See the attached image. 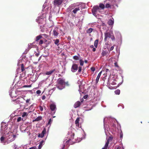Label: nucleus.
I'll return each mask as SVG.
<instances>
[{"instance_id": "27", "label": "nucleus", "mask_w": 149, "mask_h": 149, "mask_svg": "<svg viewBox=\"0 0 149 149\" xmlns=\"http://www.w3.org/2000/svg\"><path fill=\"white\" fill-rule=\"evenodd\" d=\"M42 119V117L41 116H39L36 118L35 120V121H38L41 120Z\"/></svg>"}, {"instance_id": "38", "label": "nucleus", "mask_w": 149, "mask_h": 149, "mask_svg": "<svg viewBox=\"0 0 149 149\" xmlns=\"http://www.w3.org/2000/svg\"><path fill=\"white\" fill-rule=\"evenodd\" d=\"M91 70L93 72H94L95 70V68L94 67H92L91 68Z\"/></svg>"}, {"instance_id": "45", "label": "nucleus", "mask_w": 149, "mask_h": 149, "mask_svg": "<svg viewBox=\"0 0 149 149\" xmlns=\"http://www.w3.org/2000/svg\"><path fill=\"white\" fill-rule=\"evenodd\" d=\"M81 70H82V68L81 67H79V69L78 70V72H80L81 71Z\"/></svg>"}, {"instance_id": "46", "label": "nucleus", "mask_w": 149, "mask_h": 149, "mask_svg": "<svg viewBox=\"0 0 149 149\" xmlns=\"http://www.w3.org/2000/svg\"><path fill=\"white\" fill-rule=\"evenodd\" d=\"M39 55V53H35V55L37 57H38Z\"/></svg>"}, {"instance_id": "34", "label": "nucleus", "mask_w": 149, "mask_h": 149, "mask_svg": "<svg viewBox=\"0 0 149 149\" xmlns=\"http://www.w3.org/2000/svg\"><path fill=\"white\" fill-rule=\"evenodd\" d=\"M111 7V6L109 3H107L105 6V7L107 8H110Z\"/></svg>"}, {"instance_id": "13", "label": "nucleus", "mask_w": 149, "mask_h": 149, "mask_svg": "<svg viewBox=\"0 0 149 149\" xmlns=\"http://www.w3.org/2000/svg\"><path fill=\"white\" fill-rule=\"evenodd\" d=\"M81 104V102L79 101L76 102L74 105V107L75 108H77L79 107Z\"/></svg>"}, {"instance_id": "57", "label": "nucleus", "mask_w": 149, "mask_h": 149, "mask_svg": "<svg viewBox=\"0 0 149 149\" xmlns=\"http://www.w3.org/2000/svg\"><path fill=\"white\" fill-rule=\"evenodd\" d=\"M83 100H84L83 99H81V102H83Z\"/></svg>"}, {"instance_id": "23", "label": "nucleus", "mask_w": 149, "mask_h": 149, "mask_svg": "<svg viewBox=\"0 0 149 149\" xmlns=\"http://www.w3.org/2000/svg\"><path fill=\"white\" fill-rule=\"evenodd\" d=\"M98 40L97 39L95 40L94 42V46L95 47L97 48V46L98 43Z\"/></svg>"}, {"instance_id": "52", "label": "nucleus", "mask_w": 149, "mask_h": 149, "mask_svg": "<svg viewBox=\"0 0 149 149\" xmlns=\"http://www.w3.org/2000/svg\"><path fill=\"white\" fill-rule=\"evenodd\" d=\"M92 51L93 52H95L96 51V48L94 47H93V48Z\"/></svg>"}, {"instance_id": "44", "label": "nucleus", "mask_w": 149, "mask_h": 149, "mask_svg": "<svg viewBox=\"0 0 149 149\" xmlns=\"http://www.w3.org/2000/svg\"><path fill=\"white\" fill-rule=\"evenodd\" d=\"M31 87V85H24L23 86V87Z\"/></svg>"}, {"instance_id": "4", "label": "nucleus", "mask_w": 149, "mask_h": 149, "mask_svg": "<svg viewBox=\"0 0 149 149\" xmlns=\"http://www.w3.org/2000/svg\"><path fill=\"white\" fill-rule=\"evenodd\" d=\"M50 107L52 113L53 114H54L56 110V105L54 104H52L50 105Z\"/></svg>"}, {"instance_id": "42", "label": "nucleus", "mask_w": 149, "mask_h": 149, "mask_svg": "<svg viewBox=\"0 0 149 149\" xmlns=\"http://www.w3.org/2000/svg\"><path fill=\"white\" fill-rule=\"evenodd\" d=\"M39 109L41 111H42L43 110V107H42L40 106H39Z\"/></svg>"}, {"instance_id": "51", "label": "nucleus", "mask_w": 149, "mask_h": 149, "mask_svg": "<svg viewBox=\"0 0 149 149\" xmlns=\"http://www.w3.org/2000/svg\"><path fill=\"white\" fill-rule=\"evenodd\" d=\"M117 149H124L123 147H118L117 148Z\"/></svg>"}, {"instance_id": "16", "label": "nucleus", "mask_w": 149, "mask_h": 149, "mask_svg": "<svg viewBox=\"0 0 149 149\" xmlns=\"http://www.w3.org/2000/svg\"><path fill=\"white\" fill-rule=\"evenodd\" d=\"M102 72V71H101L100 72V73L98 74V75L96 78V83L97 84L99 81V79L100 78V77L101 73Z\"/></svg>"}, {"instance_id": "39", "label": "nucleus", "mask_w": 149, "mask_h": 149, "mask_svg": "<svg viewBox=\"0 0 149 149\" xmlns=\"http://www.w3.org/2000/svg\"><path fill=\"white\" fill-rule=\"evenodd\" d=\"M36 93L37 94H40L41 93V91L39 90H37L36 92Z\"/></svg>"}, {"instance_id": "3", "label": "nucleus", "mask_w": 149, "mask_h": 149, "mask_svg": "<svg viewBox=\"0 0 149 149\" xmlns=\"http://www.w3.org/2000/svg\"><path fill=\"white\" fill-rule=\"evenodd\" d=\"M104 36L105 38L104 39V40L105 42L107 41V39L108 38H111V39L112 40H113L115 39L114 37L113 36L111 37V36L109 32H106L104 33Z\"/></svg>"}, {"instance_id": "41", "label": "nucleus", "mask_w": 149, "mask_h": 149, "mask_svg": "<svg viewBox=\"0 0 149 149\" xmlns=\"http://www.w3.org/2000/svg\"><path fill=\"white\" fill-rule=\"evenodd\" d=\"M108 145H106V144H105L104 147L102 148V149H107Z\"/></svg>"}, {"instance_id": "5", "label": "nucleus", "mask_w": 149, "mask_h": 149, "mask_svg": "<svg viewBox=\"0 0 149 149\" xmlns=\"http://www.w3.org/2000/svg\"><path fill=\"white\" fill-rule=\"evenodd\" d=\"M24 100H25L22 97L20 96L14 101H16V102L18 104H21L23 103ZM13 100L14 101V100Z\"/></svg>"}, {"instance_id": "60", "label": "nucleus", "mask_w": 149, "mask_h": 149, "mask_svg": "<svg viewBox=\"0 0 149 149\" xmlns=\"http://www.w3.org/2000/svg\"><path fill=\"white\" fill-rule=\"evenodd\" d=\"M84 61H85V63H87V60H85Z\"/></svg>"}, {"instance_id": "7", "label": "nucleus", "mask_w": 149, "mask_h": 149, "mask_svg": "<svg viewBox=\"0 0 149 149\" xmlns=\"http://www.w3.org/2000/svg\"><path fill=\"white\" fill-rule=\"evenodd\" d=\"M78 68V66L77 64H73L72 66L71 70L72 72H75L77 70Z\"/></svg>"}, {"instance_id": "33", "label": "nucleus", "mask_w": 149, "mask_h": 149, "mask_svg": "<svg viewBox=\"0 0 149 149\" xmlns=\"http://www.w3.org/2000/svg\"><path fill=\"white\" fill-rule=\"evenodd\" d=\"M73 58L75 60H78L79 59V57L77 56H75L73 57Z\"/></svg>"}, {"instance_id": "53", "label": "nucleus", "mask_w": 149, "mask_h": 149, "mask_svg": "<svg viewBox=\"0 0 149 149\" xmlns=\"http://www.w3.org/2000/svg\"><path fill=\"white\" fill-rule=\"evenodd\" d=\"M45 98V95L43 96L42 97V100H44Z\"/></svg>"}, {"instance_id": "15", "label": "nucleus", "mask_w": 149, "mask_h": 149, "mask_svg": "<svg viewBox=\"0 0 149 149\" xmlns=\"http://www.w3.org/2000/svg\"><path fill=\"white\" fill-rule=\"evenodd\" d=\"M58 28H56L53 30V34L54 36H56L58 35Z\"/></svg>"}, {"instance_id": "58", "label": "nucleus", "mask_w": 149, "mask_h": 149, "mask_svg": "<svg viewBox=\"0 0 149 149\" xmlns=\"http://www.w3.org/2000/svg\"><path fill=\"white\" fill-rule=\"evenodd\" d=\"M102 24L103 26H104V25H105V24L104 23H102Z\"/></svg>"}, {"instance_id": "22", "label": "nucleus", "mask_w": 149, "mask_h": 149, "mask_svg": "<svg viewBox=\"0 0 149 149\" xmlns=\"http://www.w3.org/2000/svg\"><path fill=\"white\" fill-rule=\"evenodd\" d=\"M42 38V36L41 35H39L37 36H36V41L38 42L39 40H40V39Z\"/></svg>"}, {"instance_id": "40", "label": "nucleus", "mask_w": 149, "mask_h": 149, "mask_svg": "<svg viewBox=\"0 0 149 149\" xmlns=\"http://www.w3.org/2000/svg\"><path fill=\"white\" fill-rule=\"evenodd\" d=\"M102 54L103 56H104L106 55L107 53L105 52H102Z\"/></svg>"}, {"instance_id": "32", "label": "nucleus", "mask_w": 149, "mask_h": 149, "mask_svg": "<svg viewBox=\"0 0 149 149\" xmlns=\"http://www.w3.org/2000/svg\"><path fill=\"white\" fill-rule=\"evenodd\" d=\"M80 65L81 66H83L84 65V61L82 59H80L79 60Z\"/></svg>"}, {"instance_id": "63", "label": "nucleus", "mask_w": 149, "mask_h": 149, "mask_svg": "<svg viewBox=\"0 0 149 149\" xmlns=\"http://www.w3.org/2000/svg\"><path fill=\"white\" fill-rule=\"evenodd\" d=\"M14 147H15V148H16V145H15V144L14 145Z\"/></svg>"}, {"instance_id": "17", "label": "nucleus", "mask_w": 149, "mask_h": 149, "mask_svg": "<svg viewBox=\"0 0 149 149\" xmlns=\"http://www.w3.org/2000/svg\"><path fill=\"white\" fill-rule=\"evenodd\" d=\"M79 119H80V118L78 117L77 118V119H76V120L75 121V124L76 125V126L78 127H79Z\"/></svg>"}, {"instance_id": "62", "label": "nucleus", "mask_w": 149, "mask_h": 149, "mask_svg": "<svg viewBox=\"0 0 149 149\" xmlns=\"http://www.w3.org/2000/svg\"><path fill=\"white\" fill-rule=\"evenodd\" d=\"M116 86H114L113 87L114 88H116Z\"/></svg>"}, {"instance_id": "2", "label": "nucleus", "mask_w": 149, "mask_h": 149, "mask_svg": "<svg viewBox=\"0 0 149 149\" xmlns=\"http://www.w3.org/2000/svg\"><path fill=\"white\" fill-rule=\"evenodd\" d=\"M57 88L60 90L63 88V85H65V80L61 78H59L57 80Z\"/></svg>"}, {"instance_id": "21", "label": "nucleus", "mask_w": 149, "mask_h": 149, "mask_svg": "<svg viewBox=\"0 0 149 149\" xmlns=\"http://www.w3.org/2000/svg\"><path fill=\"white\" fill-rule=\"evenodd\" d=\"M44 143V141L43 140L41 141H40V144L39 145V146H38V149H40L41 148Z\"/></svg>"}, {"instance_id": "26", "label": "nucleus", "mask_w": 149, "mask_h": 149, "mask_svg": "<svg viewBox=\"0 0 149 149\" xmlns=\"http://www.w3.org/2000/svg\"><path fill=\"white\" fill-rule=\"evenodd\" d=\"M99 8H100L102 9H104L105 8V6L102 3H101L100 4L99 6Z\"/></svg>"}, {"instance_id": "12", "label": "nucleus", "mask_w": 149, "mask_h": 149, "mask_svg": "<svg viewBox=\"0 0 149 149\" xmlns=\"http://www.w3.org/2000/svg\"><path fill=\"white\" fill-rule=\"evenodd\" d=\"M56 68L54 69H53L52 70H50L49 71H48V72H46L45 73V74L46 75H51L52 74L53 72H56Z\"/></svg>"}, {"instance_id": "47", "label": "nucleus", "mask_w": 149, "mask_h": 149, "mask_svg": "<svg viewBox=\"0 0 149 149\" xmlns=\"http://www.w3.org/2000/svg\"><path fill=\"white\" fill-rule=\"evenodd\" d=\"M88 97V95H86L83 96V98L84 99H86Z\"/></svg>"}, {"instance_id": "54", "label": "nucleus", "mask_w": 149, "mask_h": 149, "mask_svg": "<svg viewBox=\"0 0 149 149\" xmlns=\"http://www.w3.org/2000/svg\"><path fill=\"white\" fill-rule=\"evenodd\" d=\"M90 47L91 48H93L94 47V46L93 45H91L90 46Z\"/></svg>"}, {"instance_id": "18", "label": "nucleus", "mask_w": 149, "mask_h": 149, "mask_svg": "<svg viewBox=\"0 0 149 149\" xmlns=\"http://www.w3.org/2000/svg\"><path fill=\"white\" fill-rule=\"evenodd\" d=\"M74 133H72L71 135V137H70L71 138L69 139H68V141H67L66 142V143L67 144H68L69 143L71 139H74Z\"/></svg>"}, {"instance_id": "59", "label": "nucleus", "mask_w": 149, "mask_h": 149, "mask_svg": "<svg viewBox=\"0 0 149 149\" xmlns=\"http://www.w3.org/2000/svg\"><path fill=\"white\" fill-rule=\"evenodd\" d=\"M120 138H122L123 137V134H120Z\"/></svg>"}, {"instance_id": "36", "label": "nucleus", "mask_w": 149, "mask_h": 149, "mask_svg": "<svg viewBox=\"0 0 149 149\" xmlns=\"http://www.w3.org/2000/svg\"><path fill=\"white\" fill-rule=\"evenodd\" d=\"M43 43V41L42 40H40V41L39 42V45H40L42 44Z\"/></svg>"}, {"instance_id": "14", "label": "nucleus", "mask_w": 149, "mask_h": 149, "mask_svg": "<svg viewBox=\"0 0 149 149\" xmlns=\"http://www.w3.org/2000/svg\"><path fill=\"white\" fill-rule=\"evenodd\" d=\"M113 139V137H112L111 136H109L107 140V141L106 143V145L107 146L108 145H108L109 143V142L111 141H112V139Z\"/></svg>"}, {"instance_id": "37", "label": "nucleus", "mask_w": 149, "mask_h": 149, "mask_svg": "<svg viewBox=\"0 0 149 149\" xmlns=\"http://www.w3.org/2000/svg\"><path fill=\"white\" fill-rule=\"evenodd\" d=\"M22 120V118L21 117H18L17 119V121L18 122H19L21 121Z\"/></svg>"}, {"instance_id": "35", "label": "nucleus", "mask_w": 149, "mask_h": 149, "mask_svg": "<svg viewBox=\"0 0 149 149\" xmlns=\"http://www.w3.org/2000/svg\"><path fill=\"white\" fill-rule=\"evenodd\" d=\"M26 100V102L27 103H28V104H29H29H30V103H29L30 102V99H27Z\"/></svg>"}, {"instance_id": "31", "label": "nucleus", "mask_w": 149, "mask_h": 149, "mask_svg": "<svg viewBox=\"0 0 149 149\" xmlns=\"http://www.w3.org/2000/svg\"><path fill=\"white\" fill-rule=\"evenodd\" d=\"M28 114L27 113L25 112H24L23 113V114L22 116V117H24L25 116H27L28 115Z\"/></svg>"}, {"instance_id": "48", "label": "nucleus", "mask_w": 149, "mask_h": 149, "mask_svg": "<svg viewBox=\"0 0 149 149\" xmlns=\"http://www.w3.org/2000/svg\"><path fill=\"white\" fill-rule=\"evenodd\" d=\"M114 65H115V66L116 67H118V64L117 63V62H115V63H114Z\"/></svg>"}, {"instance_id": "50", "label": "nucleus", "mask_w": 149, "mask_h": 149, "mask_svg": "<svg viewBox=\"0 0 149 149\" xmlns=\"http://www.w3.org/2000/svg\"><path fill=\"white\" fill-rule=\"evenodd\" d=\"M114 48V47L113 46H112L110 48V51H112L113 49Z\"/></svg>"}, {"instance_id": "43", "label": "nucleus", "mask_w": 149, "mask_h": 149, "mask_svg": "<svg viewBox=\"0 0 149 149\" xmlns=\"http://www.w3.org/2000/svg\"><path fill=\"white\" fill-rule=\"evenodd\" d=\"M52 121V119L51 118L48 121V124H51Z\"/></svg>"}, {"instance_id": "6", "label": "nucleus", "mask_w": 149, "mask_h": 149, "mask_svg": "<svg viewBox=\"0 0 149 149\" xmlns=\"http://www.w3.org/2000/svg\"><path fill=\"white\" fill-rule=\"evenodd\" d=\"M108 84H109L110 86L112 87L111 86V85H116V84L114 80L113 79H111L110 78H109L108 79Z\"/></svg>"}, {"instance_id": "24", "label": "nucleus", "mask_w": 149, "mask_h": 149, "mask_svg": "<svg viewBox=\"0 0 149 149\" xmlns=\"http://www.w3.org/2000/svg\"><path fill=\"white\" fill-rule=\"evenodd\" d=\"M54 44L56 45L57 46H58L59 45L58 43L59 42V40L58 39H56V40H54Z\"/></svg>"}, {"instance_id": "20", "label": "nucleus", "mask_w": 149, "mask_h": 149, "mask_svg": "<svg viewBox=\"0 0 149 149\" xmlns=\"http://www.w3.org/2000/svg\"><path fill=\"white\" fill-rule=\"evenodd\" d=\"M114 23V22L111 19H109L108 22V24L109 25H112Z\"/></svg>"}, {"instance_id": "64", "label": "nucleus", "mask_w": 149, "mask_h": 149, "mask_svg": "<svg viewBox=\"0 0 149 149\" xmlns=\"http://www.w3.org/2000/svg\"><path fill=\"white\" fill-rule=\"evenodd\" d=\"M45 42H46V41H47V40H45Z\"/></svg>"}, {"instance_id": "9", "label": "nucleus", "mask_w": 149, "mask_h": 149, "mask_svg": "<svg viewBox=\"0 0 149 149\" xmlns=\"http://www.w3.org/2000/svg\"><path fill=\"white\" fill-rule=\"evenodd\" d=\"M99 9V6H94L92 9V11L93 13H95L97 12V10Z\"/></svg>"}, {"instance_id": "25", "label": "nucleus", "mask_w": 149, "mask_h": 149, "mask_svg": "<svg viewBox=\"0 0 149 149\" xmlns=\"http://www.w3.org/2000/svg\"><path fill=\"white\" fill-rule=\"evenodd\" d=\"M93 29L92 28H90L88 29H87L86 31V32L88 33H90L92 32L93 31Z\"/></svg>"}, {"instance_id": "19", "label": "nucleus", "mask_w": 149, "mask_h": 149, "mask_svg": "<svg viewBox=\"0 0 149 149\" xmlns=\"http://www.w3.org/2000/svg\"><path fill=\"white\" fill-rule=\"evenodd\" d=\"M106 72L105 76H107V74L110 75L111 74L109 70L108 69H106L105 70ZM105 74V73H104Z\"/></svg>"}, {"instance_id": "61", "label": "nucleus", "mask_w": 149, "mask_h": 149, "mask_svg": "<svg viewBox=\"0 0 149 149\" xmlns=\"http://www.w3.org/2000/svg\"><path fill=\"white\" fill-rule=\"evenodd\" d=\"M43 36H47V35L45 34H42V35Z\"/></svg>"}, {"instance_id": "56", "label": "nucleus", "mask_w": 149, "mask_h": 149, "mask_svg": "<svg viewBox=\"0 0 149 149\" xmlns=\"http://www.w3.org/2000/svg\"><path fill=\"white\" fill-rule=\"evenodd\" d=\"M65 84H66V85H68V82H65Z\"/></svg>"}, {"instance_id": "30", "label": "nucleus", "mask_w": 149, "mask_h": 149, "mask_svg": "<svg viewBox=\"0 0 149 149\" xmlns=\"http://www.w3.org/2000/svg\"><path fill=\"white\" fill-rule=\"evenodd\" d=\"M5 140V137L3 136H1L0 138V140L1 143H4V141Z\"/></svg>"}, {"instance_id": "8", "label": "nucleus", "mask_w": 149, "mask_h": 149, "mask_svg": "<svg viewBox=\"0 0 149 149\" xmlns=\"http://www.w3.org/2000/svg\"><path fill=\"white\" fill-rule=\"evenodd\" d=\"M81 6L75 8L73 10L72 12L74 14H76L77 12L82 9Z\"/></svg>"}, {"instance_id": "55", "label": "nucleus", "mask_w": 149, "mask_h": 149, "mask_svg": "<svg viewBox=\"0 0 149 149\" xmlns=\"http://www.w3.org/2000/svg\"><path fill=\"white\" fill-rule=\"evenodd\" d=\"M65 145H63V147L62 149H64V148H65Z\"/></svg>"}, {"instance_id": "29", "label": "nucleus", "mask_w": 149, "mask_h": 149, "mask_svg": "<svg viewBox=\"0 0 149 149\" xmlns=\"http://www.w3.org/2000/svg\"><path fill=\"white\" fill-rule=\"evenodd\" d=\"M25 70L24 69V66L23 64H21V70L22 72L24 71Z\"/></svg>"}, {"instance_id": "11", "label": "nucleus", "mask_w": 149, "mask_h": 149, "mask_svg": "<svg viewBox=\"0 0 149 149\" xmlns=\"http://www.w3.org/2000/svg\"><path fill=\"white\" fill-rule=\"evenodd\" d=\"M46 133V130L45 129H44L42 131L41 133V134H39L38 135V137H41L42 138L43 137L44 134Z\"/></svg>"}, {"instance_id": "28", "label": "nucleus", "mask_w": 149, "mask_h": 149, "mask_svg": "<svg viewBox=\"0 0 149 149\" xmlns=\"http://www.w3.org/2000/svg\"><path fill=\"white\" fill-rule=\"evenodd\" d=\"M120 93V91L119 89H117L115 91V93L117 95H119Z\"/></svg>"}, {"instance_id": "49", "label": "nucleus", "mask_w": 149, "mask_h": 149, "mask_svg": "<svg viewBox=\"0 0 149 149\" xmlns=\"http://www.w3.org/2000/svg\"><path fill=\"white\" fill-rule=\"evenodd\" d=\"M29 149H37L35 146H34L30 148Z\"/></svg>"}, {"instance_id": "1", "label": "nucleus", "mask_w": 149, "mask_h": 149, "mask_svg": "<svg viewBox=\"0 0 149 149\" xmlns=\"http://www.w3.org/2000/svg\"><path fill=\"white\" fill-rule=\"evenodd\" d=\"M8 136L6 137V142L8 144L14 141L16 137V135H14L11 132H9L8 133Z\"/></svg>"}, {"instance_id": "10", "label": "nucleus", "mask_w": 149, "mask_h": 149, "mask_svg": "<svg viewBox=\"0 0 149 149\" xmlns=\"http://www.w3.org/2000/svg\"><path fill=\"white\" fill-rule=\"evenodd\" d=\"M63 1L62 0H55L54 1V4L55 5H59L62 3Z\"/></svg>"}]
</instances>
